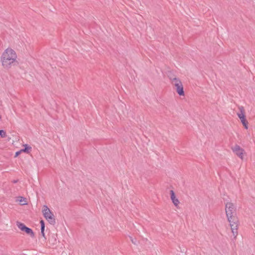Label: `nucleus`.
<instances>
[{"label": "nucleus", "instance_id": "423d86ee", "mask_svg": "<svg viewBox=\"0 0 255 255\" xmlns=\"http://www.w3.org/2000/svg\"><path fill=\"white\" fill-rule=\"evenodd\" d=\"M16 225L20 230L25 232L32 238L34 237V233L33 231L30 228L26 227L23 223L17 222Z\"/></svg>", "mask_w": 255, "mask_h": 255}, {"label": "nucleus", "instance_id": "6e6552de", "mask_svg": "<svg viewBox=\"0 0 255 255\" xmlns=\"http://www.w3.org/2000/svg\"><path fill=\"white\" fill-rule=\"evenodd\" d=\"M171 199L175 206H177L179 203V201L175 197V193L173 190H170Z\"/></svg>", "mask_w": 255, "mask_h": 255}, {"label": "nucleus", "instance_id": "f03ea898", "mask_svg": "<svg viewBox=\"0 0 255 255\" xmlns=\"http://www.w3.org/2000/svg\"><path fill=\"white\" fill-rule=\"evenodd\" d=\"M17 56L15 52L11 48L6 49L2 53L1 61L4 68H8L15 62Z\"/></svg>", "mask_w": 255, "mask_h": 255}, {"label": "nucleus", "instance_id": "dca6fc26", "mask_svg": "<svg viewBox=\"0 0 255 255\" xmlns=\"http://www.w3.org/2000/svg\"><path fill=\"white\" fill-rule=\"evenodd\" d=\"M41 234L42 236L44 238H45L44 230H43V231H42V230H41Z\"/></svg>", "mask_w": 255, "mask_h": 255}, {"label": "nucleus", "instance_id": "20e7f679", "mask_svg": "<svg viewBox=\"0 0 255 255\" xmlns=\"http://www.w3.org/2000/svg\"><path fill=\"white\" fill-rule=\"evenodd\" d=\"M173 80L172 84L175 87L178 94L179 96H184L183 86L179 78H174Z\"/></svg>", "mask_w": 255, "mask_h": 255}, {"label": "nucleus", "instance_id": "7ed1b4c3", "mask_svg": "<svg viewBox=\"0 0 255 255\" xmlns=\"http://www.w3.org/2000/svg\"><path fill=\"white\" fill-rule=\"evenodd\" d=\"M42 213L44 217L50 224H55V219L54 218V216L47 206L44 205L43 206Z\"/></svg>", "mask_w": 255, "mask_h": 255}, {"label": "nucleus", "instance_id": "ddd939ff", "mask_svg": "<svg viewBox=\"0 0 255 255\" xmlns=\"http://www.w3.org/2000/svg\"><path fill=\"white\" fill-rule=\"evenodd\" d=\"M168 77H169V79L170 80L171 84H172V82L173 81V79L174 78H177L174 75L170 74L168 75Z\"/></svg>", "mask_w": 255, "mask_h": 255}, {"label": "nucleus", "instance_id": "0eeeda50", "mask_svg": "<svg viewBox=\"0 0 255 255\" xmlns=\"http://www.w3.org/2000/svg\"><path fill=\"white\" fill-rule=\"evenodd\" d=\"M233 151L240 158L243 159V154L244 149L241 148L239 145L236 144L234 147H232Z\"/></svg>", "mask_w": 255, "mask_h": 255}, {"label": "nucleus", "instance_id": "39448f33", "mask_svg": "<svg viewBox=\"0 0 255 255\" xmlns=\"http://www.w3.org/2000/svg\"><path fill=\"white\" fill-rule=\"evenodd\" d=\"M240 111L241 112V113H238V116L239 118V119L241 120V121L244 126L245 128L246 129L248 128V122L247 121L246 119V116L245 115V110L243 106H241L239 107Z\"/></svg>", "mask_w": 255, "mask_h": 255}, {"label": "nucleus", "instance_id": "f8f14e48", "mask_svg": "<svg viewBox=\"0 0 255 255\" xmlns=\"http://www.w3.org/2000/svg\"><path fill=\"white\" fill-rule=\"evenodd\" d=\"M19 202L21 205L26 204V201L25 200V198L23 197H21V199L19 200Z\"/></svg>", "mask_w": 255, "mask_h": 255}, {"label": "nucleus", "instance_id": "9d476101", "mask_svg": "<svg viewBox=\"0 0 255 255\" xmlns=\"http://www.w3.org/2000/svg\"><path fill=\"white\" fill-rule=\"evenodd\" d=\"M40 225H41V230H45V223L44 221L43 220H40Z\"/></svg>", "mask_w": 255, "mask_h": 255}, {"label": "nucleus", "instance_id": "f3484780", "mask_svg": "<svg viewBox=\"0 0 255 255\" xmlns=\"http://www.w3.org/2000/svg\"><path fill=\"white\" fill-rule=\"evenodd\" d=\"M16 181H14V183H16Z\"/></svg>", "mask_w": 255, "mask_h": 255}, {"label": "nucleus", "instance_id": "4468645a", "mask_svg": "<svg viewBox=\"0 0 255 255\" xmlns=\"http://www.w3.org/2000/svg\"><path fill=\"white\" fill-rule=\"evenodd\" d=\"M22 151H20V150L18 151H17L16 153H15V157H17V156L19 155V154Z\"/></svg>", "mask_w": 255, "mask_h": 255}, {"label": "nucleus", "instance_id": "f257e3e1", "mask_svg": "<svg viewBox=\"0 0 255 255\" xmlns=\"http://www.w3.org/2000/svg\"><path fill=\"white\" fill-rule=\"evenodd\" d=\"M226 214L228 221L230 223L232 232L235 238L238 235V230L239 222L238 218L236 216V208L233 203L227 202L226 204Z\"/></svg>", "mask_w": 255, "mask_h": 255}, {"label": "nucleus", "instance_id": "1a4fd4ad", "mask_svg": "<svg viewBox=\"0 0 255 255\" xmlns=\"http://www.w3.org/2000/svg\"><path fill=\"white\" fill-rule=\"evenodd\" d=\"M31 149V147L28 145L27 144L24 145V148L23 149H22L20 150V151L24 152H29V150Z\"/></svg>", "mask_w": 255, "mask_h": 255}, {"label": "nucleus", "instance_id": "9b49d317", "mask_svg": "<svg viewBox=\"0 0 255 255\" xmlns=\"http://www.w3.org/2000/svg\"><path fill=\"white\" fill-rule=\"evenodd\" d=\"M0 135L1 137H5L6 136V132L3 130H0Z\"/></svg>", "mask_w": 255, "mask_h": 255}, {"label": "nucleus", "instance_id": "2eb2a0df", "mask_svg": "<svg viewBox=\"0 0 255 255\" xmlns=\"http://www.w3.org/2000/svg\"><path fill=\"white\" fill-rule=\"evenodd\" d=\"M130 240H131V242H132V243L134 245L136 244L135 240H133L131 237H130Z\"/></svg>", "mask_w": 255, "mask_h": 255}]
</instances>
